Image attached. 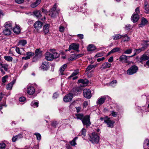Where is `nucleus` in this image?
<instances>
[{"label":"nucleus","instance_id":"nucleus-23","mask_svg":"<svg viewBox=\"0 0 149 149\" xmlns=\"http://www.w3.org/2000/svg\"><path fill=\"white\" fill-rule=\"evenodd\" d=\"M12 22L8 21L6 23L5 25V28L8 29H9L12 30Z\"/></svg>","mask_w":149,"mask_h":149},{"label":"nucleus","instance_id":"nucleus-24","mask_svg":"<svg viewBox=\"0 0 149 149\" xmlns=\"http://www.w3.org/2000/svg\"><path fill=\"white\" fill-rule=\"evenodd\" d=\"M65 64H63L61 67L60 68L59 71V74L61 75H64L65 73L64 72L65 70Z\"/></svg>","mask_w":149,"mask_h":149},{"label":"nucleus","instance_id":"nucleus-12","mask_svg":"<svg viewBox=\"0 0 149 149\" xmlns=\"http://www.w3.org/2000/svg\"><path fill=\"white\" fill-rule=\"evenodd\" d=\"M128 57L125 55H123L120 56L119 57V61L122 62H124L125 63H128V61H127Z\"/></svg>","mask_w":149,"mask_h":149},{"label":"nucleus","instance_id":"nucleus-10","mask_svg":"<svg viewBox=\"0 0 149 149\" xmlns=\"http://www.w3.org/2000/svg\"><path fill=\"white\" fill-rule=\"evenodd\" d=\"M35 91V90L33 87L30 86H27V92L29 94L33 95Z\"/></svg>","mask_w":149,"mask_h":149},{"label":"nucleus","instance_id":"nucleus-36","mask_svg":"<svg viewBox=\"0 0 149 149\" xmlns=\"http://www.w3.org/2000/svg\"><path fill=\"white\" fill-rule=\"evenodd\" d=\"M27 43V42L26 40H20L18 42L19 45H22L23 46H24Z\"/></svg>","mask_w":149,"mask_h":149},{"label":"nucleus","instance_id":"nucleus-9","mask_svg":"<svg viewBox=\"0 0 149 149\" xmlns=\"http://www.w3.org/2000/svg\"><path fill=\"white\" fill-rule=\"evenodd\" d=\"M49 63L47 61H44L42 63L40 68L43 70H47L49 69Z\"/></svg>","mask_w":149,"mask_h":149},{"label":"nucleus","instance_id":"nucleus-58","mask_svg":"<svg viewBox=\"0 0 149 149\" xmlns=\"http://www.w3.org/2000/svg\"><path fill=\"white\" fill-rule=\"evenodd\" d=\"M0 66H1L0 68V69H1L2 68H3L4 70L6 71L8 70V68L6 67L5 66L3 65L2 63L1 64V65H0Z\"/></svg>","mask_w":149,"mask_h":149},{"label":"nucleus","instance_id":"nucleus-6","mask_svg":"<svg viewBox=\"0 0 149 149\" xmlns=\"http://www.w3.org/2000/svg\"><path fill=\"white\" fill-rule=\"evenodd\" d=\"M107 96H103L99 97L96 101V104L98 105L101 106L105 102Z\"/></svg>","mask_w":149,"mask_h":149},{"label":"nucleus","instance_id":"nucleus-43","mask_svg":"<svg viewBox=\"0 0 149 149\" xmlns=\"http://www.w3.org/2000/svg\"><path fill=\"white\" fill-rule=\"evenodd\" d=\"M79 73V70H75L74 71L72 74L68 77V78H69L70 77H73L74 76H75L76 75H77L78 73Z\"/></svg>","mask_w":149,"mask_h":149},{"label":"nucleus","instance_id":"nucleus-1","mask_svg":"<svg viewBox=\"0 0 149 149\" xmlns=\"http://www.w3.org/2000/svg\"><path fill=\"white\" fill-rule=\"evenodd\" d=\"M88 139L92 143L96 144L98 143L100 137L97 133L93 132L92 133L91 135L89 136Z\"/></svg>","mask_w":149,"mask_h":149},{"label":"nucleus","instance_id":"nucleus-60","mask_svg":"<svg viewBox=\"0 0 149 149\" xmlns=\"http://www.w3.org/2000/svg\"><path fill=\"white\" fill-rule=\"evenodd\" d=\"M131 28V26L130 24H127L125 26V28L126 30H130Z\"/></svg>","mask_w":149,"mask_h":149},{"label":"nucleus","instance_id":"nucleus-48","mask_svg":"<svg viewBox=\"0 0 149 149\" xmlns=\"http://www.w3.org/2000/svg\"><path fill=\"white\" fill-rule=\"evenodd\" d=\"M117 83V81L116 80H114L113 81H112L109 84V85L110 86H113L114 87L115 86L116 83Z\"/></svg>","mask_w":149,"mask_h":149},{"label":"nucleus","instance_id":"nucleus-18","mask_svg":"<svg viewBox=\"0 0 149 149\" xmlns=\"http://www.w3.org/2000/svg\"><path fill=\"white\" fill-rule=\"evenodd\" d=\"M139 19L138 15L137 14H133L131 17V20L133 22L135 23L137 22Z\"/></svg>","mask_w":149,"mask_h":149},{"label":"nucleus","instance_id":"nucleus-63","mask_svg":"<svg viewBox=\"0 0 149 149\" xmlns=\"http://www.w3.org/2000/svg\"><path fill=\"white\" fill-rule=\"evenodd\" d=\"M77 36L80 39H82L84 38V35L82 34H79L77 35Z\"/></svg>","mask_w":149,"mask_h":149},{"label":"nucleus","instance_id":"nucleus-32","mask_svg":"<svg viewBox=\"0 0 149 149\" xmlns=\"http://www.w3.org/2000/svg\"><path fill=\"white\" fill-rule=\"evenodd\" d=\"M76 118L77 119H80L81 121L83 119L84 116V115L82 113H78L75 115Z\"/></svg>","mask_w":149,"mask_h":149},{"label":"nucleus","instance_id":"nucleus-64","mask_svg":"<svg viewBox=\"0 0 149 149\" xmlns=\"http://www.w3.org/2000/svg\"><path fill=\"white\" fill-rule=\"evenodd\" d=\"M111 114L112 116L113 117H116L117 115V113L114 111H111Z\"/></svg>","mask_w":149,"mask_h":149},{"label":"nucleus","instance_id":"nucleus-27","mask_svg":"<svg viewBox=\"0 0 149 149\" xmlns=\"http://www.w3.org/2000/svg\"><path fill=\"white\" fill-rule=\"evenodd\" d=\"M49 25L47 24L45 25L43 27V31L45 33H47L49 31Z\"/></svg>","mask_w":149,"mask_h":149},{"label":"nucleus","instance_id":"nucleus-46","mask_svg":"<svg viewBox=\"0 0 149 149\" xmlns=\"http://www.w3.org/2000/svg\"><path fill=\"white\" fill-rule=\"evenodd\" d=\"M122 36L123 37H122V38H124V40L123 41L124 42L125 41H127L130 40V38L127 36V34L122 35Z\"/></svg>","mask_w":149,"mask_h":149},{"label":"nucleus","instance_id":"nucleus-54","mask_svg":"<svg viewBox=\"0 0 149 149\" xmlns=\"http://www.w3.org/2000/svg\"><path fill=\"white\" fill-rule=\"evenodd\" d=\"M53 54L54 59L57 58L59 56V54L57 53L56 52L55 53H54V54Z\"/></svg>","mask_w":149,"mask_h":149},{"label":"nucleus","instance_id":"nucleus-39","mask_svg":"<svg viewBox=\"0 0 149 149\" xmlns=\"http://www.w3.org/2000/svg\"><path fill=\"white\" fill-rule=\"evenodd\" d=\"M96 67V65H89L86 68V72H87L90 71L93 68H95Z\"/></svg>","mask_w":149,"mask_h":149},{"label":"nucleus","instance_id":"nucleus-62","mask_svg":"<svg viewBox=\"0 0 149 149\" xmlns=\"http://www.w3.org/2000/svg\"><path fill=\"white\" fill-rule=\"evenodd\" d=\"M144 66L147 68L149 67V59L146 62V63L144 64Z\"/></svg>","mask_w":149,"mask_h":149},{"label":"nucleus","instance_id":"nucleus-28","mask_svg":"<svg viewBox=\"0 0 149 149\" xmlns=\"http://www.w3.org/2000/svg\"><path fill=\"white\" fill-rule=\"evenodd\" d=\"M36 1L31 5L32 8H34L37 6L40 3V0H36Z\"/></svg>","mask_w":149,"mask_h":149},{"label":"nucleus","instance_id":"nucleus-8","mask_svg":"<svg viewBox=\"0 0 149 149\" xmlns=\"http://www.w3.org/2000/svg\"><path fill=\"white\" fill-rule=\"evenodd\" d=\"M79 44L72 43L69 46L68 50L70 51L71 49H73L77 52H79Z\"/></svg>","mask_w":149,"mask_h":149},{"label":"nucleus","instance_id":"nucleus-53","mask_svg":"<svg viewBox=\"0 0 149 149\" xmlns=\"http://www.w3.org/2000/svg\"><path fill=\"white\" fill-rule=\"evenodd\" d=\"M36 56H38V55L40 54H41V52H40L39 49H37L35 51Z\"/></svg>","mask_w":149,"mask_h":149},{"label":"nucleus","instance_id":"nucleus-52","mask_svg":"<svg viewBox=\"0 0 149 149\" xmlns=\"http://www.w3.org/2000/svg\"><path fill=\"white\" fill-rule=\"evenodd\" d=\"M108 117L107 116H105L104 117H101L100 118V120L102 121H104V123H105L107 119H108Z\"/></svg>","mask_w":149,"mask_h":149},{"label":"nucleus","instance_id":"nucleus-59","mask_svg":"<svg viewBox=\"0 0 149 149\" xmlns=\"http://www.w3.org/2000/svg\"><path fill=\"white\" fill-rule=\"evenodd\" d=\"M38 56H35L32 59V62H35L37 61L38 59Z\"/></svg>","mask_w":149,"mask_h":149},{"label":"nucleus","instance_id":"nucleus-15","mask_svg":"<svg viewBox=\"0 0 149 149\" xmlns=\"http://www.w3.org/2000/svg\"><path fill=\"white\" fill-rule=\"evenodd\" d=\"M111 64L108 62H105L103 63L101 65L100 68L101 69H105L109 68L111 67Z\"/></svg>","mask_w":149,"mask_h":149},{"label":"nucleus","instance_id":"nucleus-25","mask_svg":"<svg viewBox=\"0 0 149 149\" xmlns=\"http://www.w3.org/2000/svg\"><path fill=\"white\" fill-rule=\"evenodd\" d=\"M33 14L37 18H40L42 16L40 12L38 10H36L33 12Z\"/></svg>","mask_w":149,"mask_h":149},{"label":"nucleus","instance_id":"nucleus-51","mask_svg":"<svg viewBox=\"0 0 149 149\" xmlns=\"http://www.w3.org/2000/svg\"><path fill=\"white\" fill-rule=\"evenodd\" d=\"M6 147V144L4 143H0V149H5Z\"/></svg>","mask_w":149,"mask_h":149},{"label":"nucleus","instance_id":"nucleus-5","mask_svg":"<svg viewBox=\"0 0 149 149\" xmlns=\"http://www.w3.org/2000/svg\"><path fill=\"white\" fill-rule=\"evenodd\" d=\"M138 70V67L135 65L132 66L127 71L128 74L131 75L136 73Z\"/></svg>","mask_w":149,"mask_h":149},{"label":"nucleus","instance_id":"nucleus-17","mask_svg":"<svg viewBox=\"0 0 149 149\" xmlns=\"http://www.w3.org/2000/svg\"><path fill=\"white\" fill-rule=\"evenodd\" d=\"M16 52L18 54L21 55H25V54L24 52V48L19 49L18 47H16L15 49Z\"/></svg>","mask_w":149,"mask_h":149},{"label":"nucleus","instance_id":"nucleus-30","mask_svg":"<svg viewBox=\"0 0 149 149\" xmlns=\"http://www.w3.org/2000/svg\"><path fill=\"white\" fill-rule=\"evenodd\" d=\"M11 30L5 28V29L3 31V33L4 34L6 35H9L11 34Z\"/></svg>","mask_w":149,"mask_h":149},{"label":"nucleus","instance_id":"nucleus-37","mask_svg":"<svg viewBox=\"0 0 149 149\" xmlns=\"http://www.w3.org/2000/svg\"><path fill=\"white\" fill-rule=\"evenodd\" d=\"M14 84V83L12 81L10 83L8 84L6 86V88L8 90H11L12 87L13 85Z\"/></svg>","mask_w":149,"mask_h":149},{"label":"nucleus","instance_id":"nucleus-11","mask_svg":"<svg viewBox=\"0 0 149 149\" xmlns=\"http://www.w3.org/2000/svg\"><path fill=\"white\" fill-rule=\"evenodd\" d=\"M45 59L49 61H52L53 59V54L49 52H46L45 55Z\"/></svg>","mask_w":149,"mask_h":149},{"label":"nucleus","instance_id":"nucleus-49","mask_svg":"<svg viewBox=\"0 0 149 149\" xmlns=\"http://www.w3.org/2000/svg\"><path fill=\"white\" fill-rule=\"evenodd\" d=\"M26 54L27 56H29V57L30 58L32 56L34 55V53L29 52H27Z\"/></svg>","mask_w":149,"mask_h":149},{"label":"nucleus","instance_id":"nucleus-33","mask_svg":"<svg viewBox=\"0 0 149 149\" xmlns=\"http://www.w3.org/2000/svg\"><path fill=\"white\" fill-rule=\"evenodd\" d=\"M76 54H73L70 56V58L68 59V61H71L77 59Z\"/></svg>","mask_w":149,"mask_h":149},{"label":"nucleus","instance_id":"nucleus-55","mask_svg":"<svg viewBox=\"0 0 149 149\" xmlns=\"http://www.w3.org/2000/svg\"><path fill=\"white\" fill-rule=\"evenodd\" d=\"M59 30L61 32H63L64 31L65 28L64 26H61L59 27Z\"/></svg>","mask_w":149,"mask_h":149},{"label":"nucleus","instance_id":"nucleus-29","mask_svg":"<svg viewBox=\"0 0 149 149\" xmlns=\"http://www.w3.org/2000/svg\"><path fill=\"white\" fill-rule=\"evenodd\" d=\"M13 31L14 33H18L20 31V27L17 25L14 27L13 29Z\"/></svg>","mask_w":149,"mask_h":149},{"label":"nucleus","instance_id":"nucleus-44","mask_svg":"<svg viewBox=\"0 0 149 149\" xmlns=\"http://www.w3.org/2000/svg\"><path fill=\"white\" fill-rule=\"evenodd\" d=\"M34 135L36 136V139L37 140L40 141L41 140V136L40 133H35L34 134Z\"/></svg>","mask_w":149,"mask_h":149},{"label":"nucleus","instance_id":"nucleus-22","mask_svg":"<svg viewBox=\"0 0 149 149\" xmlns=\"http://www.w3.org/2000/svg\"><path fill=\"white\" fill-rule=\"evenodd\" d=\"M144 149H149V140L146 139L145 140L143 143Z\"/></svg>","mask_w":149,"mask_h":149},{"label":"nucleus","instance_id":"nucleus-41","mask_svg":"<svg viewBox=\"0 0 149 149\" xmlns=\"http://www.w3.org/2000/svg\"><path fill=\"white\" fill-rule=\"evenodd\" d=\"M4 58L5 60L9 62L12 61L13 60V58L9 56H4Z\"/></svg>","mask_w":149,"mask_h":149},{"label":"nucleus","instance_id":"nucleus-35","mask_svg":"<svg viewBox=\"0 0 149 149\" xmlns=\"http://www.w3.org/2000/svg\"><path fill=\"white\" fill-rule=\"evenodd\" d=\"M78 139V137H77L74 138L70 142V143L72 146H74L77 144V143L75 142L76 140Z\"/></svg>","mask_w":149,"mask_h":149},{"label":"nucleus","instance_id":"nucleus-34","mask_svg":"<svg viewBox=\"0 0 149 149\" xmlns=\"http://www.w3.org/2000/svg\"><path fill=\"white\" fill-rule=\"evenodd\" d=\"M123 37L122 35L120 34L115 35L112 36L113 39L114 40H118L119 39Z\"/></svg>","mask_w":149,"mask_h":149},{"label":"nucleus","instance_id":"nucleus-40","mask_svg":"<svg viewBox=\"0 0 149 149\" xmlns=\"http://www.w3.org/2000/svg\"><path fill=\"white\" fill-rule=\"evenodd\" d=\"M144 8L145 10V13H149V5L147 4H145Z\"/></svg>","mask_w":149,"mask_h":149},{"label":"nucleus","instance_id":"nucleus-26","mask_svg":"<svg viewBox=\"0 0 149 149\" xmlns=\"http://www.w3.org/2000/svg\"><path fill=\"white\" fill-rule=\"evenodd\" d=\"M73 97V95L72 93H69L66 96V102L70 101Z\"/></svg>","mask_w":149,"mask_h":149},{"label":"nucleus","instance_id":"nucleus-2","mask_svg":"<svg viewBox=\"0 0 149 149\" xmlns=\"http://www.w3.org/2000/svg\"><path fill=\"white\" fill-rule=\"evenodd\" d=\"M59 11L58 9H56V4H55L49 10V15L52 17L54 18L58 15Z\"/></svg>","mask_w":149,"mask_h":149},{"label":"nucleus","instance_id":"nucleus-13","mask_svg":"<svg viewBox=\"0 0 149 149\" xmlns=\"http://www.w3.org/2000/svg\"><path fill=\"white\" fill-rule=\"evenodd\" d=\"M42 26V23L39 21L36 22L34 24V27L36 30H38L41 28Z\"/></svg>","mask_w":149,"mask_h":149},{"label":"nucleus","instance_id":"nucleus-20","mask_svg":"<svg viewBox=\"0 0 149 149\" xmlns=\"http://www.w3.org/2000/svg\"><path fill=\"white\" fill-rule=\"evenodd\" d=\"M96 49L95 47L92 44L89 45L87 48V50L88 52L93 51Z\"/></svg>","mask_w":149,"mask_h":149},{"label":"nucleus","instance_id":"nucleus-16","mask_svg":"<svg viewBox=\"0 0 149 149\" xmlns=\"http://www.w3.org/2000/svg\"><path fill=\"white\" fill-rule=\"evenodd\" d=\"M79 83H81L83 84V86H85L87 85L88 83V80L86 79H81L78 80Z\"/></svg>","mask_w":149,"mask_h":149},{"label":"nucleus","instance_id":"nucleus-14","mask_svg":"<svg viewBox=\"0 0 149 149\" xmlns=\"http://www.w3.org/2000/svg\"><path fill=\"white\" fill-rule=\"evenodd\" d=\"M105 123L107 124V125L109 127L111 128L113 127V124L114 123V122L111 120L109 118H108V119H107Z\"/></svg>","mask_w":149,"mask_h":149},{"label":"nucleus","instance_id":"nucleus-19","mask_svg":"<svg viewBox=\"0 0 149 149\" xmlns=\"http://www.w3.org/2000/svg\"><path fill=\"white\" fill-rule=\"evenodd\" d=\"M148 21L147 19L144 18L143 17L142 18L141 23L140 24H139V27H142L143 26H145V25L147 24L148 22Z\"/></svg>","mask_w":149,"mask_h":149},{"label":"nucleus","instance_id":"nucleus-47","mask_svg":"<svg viewBox=\"0 0 149 149\" xmlns=\"http://www.w3.org/2000/svg\"><path fill=\"white\" fill-rule=\"evenodd\" d=\"M8 77V75H6L2 77V81L3 83H5L7 82Z\"/></svg>","mask_w":149,"mask_h":149},{"label":"nucleus","instance_id":"nucleus-50","mask_svg":"<svg viewBox=\"0 0 149 149\" xmlns=\"http://www.w3.org/2000/svg\"><path fill=\"white\" fill-rule=\"evenodd\" d=\"M132 51V49H129L126 50L124 52V54H131Z\"/></svg>","mask_w":149,"mask_h":149},{"label":"nucleus","instance_id":"nucleus-38","mask_svg":"<svg viewBox=\"0 0 149 149\" xmlns=\"http://www.w3.org/2000/svg\"><path fill=\"white\" fill-rule=\"evenodd\" d=\"M148 59V56L145 54H143L140 58L141 60L143 61H146Z\"/></svg>","mask_w":149,"mask_h":149},{"label":"nucleus","instance_id":"nucleus-21","mask_svg":"<svg viewBox=\"0 0 149 149\" xmlns=\"http://www.w3.org/2000/svg\"><path fill=\"white\" fill-rule=\"evenodd\" d=\"M65 83V78L64 77H63V78H61V90L62 91L63 93H64V90H63L64 89V87L65 85H64Z\"/></svg>","mask_w":149,"mask_h":149},{"label":"nucleus","instance_id":"nucleus-56","mask_svg":"<svg viewBox=\"0 0 149 149\" xmlns=\"http://www.w3.org/2000/svg\"><path fill=\"white\" fill-rule=\"evenodd\" d=\"M19 101L21 102H24L26 100V98L24 97H21L19 98Z\"/></svg>","mask_w":149,"mask_h":149},{"label":"nucleus","instance_id":"nucleus-31","mask_svg":"<svg viewBox=\"0 0 149 149\" xmlns=\"http://www.w3.org/2000/svg\"><path fill=\"white\" fill-rule=\"evenodd\" d=\"M120 50V48L118 47H116L112 49L109 53V54H110L112 53H114L116 52L119 51Z\"/></svg>","mask_w":149,"mask_h":149},{"label":"nucleus","instance_id":"nucleus-7","mask_svg":"<svg viewBox=\"0 0 149 149\" xmlns=\"http://www.w3.org/2000/svg\"><path fill=\"white\" fill-rule=\"evenodd\" d=\"M84 96L87 99H89L91 97V94L90 90L88 89H85L83 92Z\"/></svg>","mask_w":149,"mask_h":149},{"label":"nucleus","instance_id":"nucleus-42","mask_svg":"<svg viewBox=\"0 0 149 149\" xmlns=\"http://www.w3.org/2000/svg\"><path fill=\"white\" fill-rule=\"evenodd\" d=\"M38 103L35 101H33L31 103V105L34 108L37 107H38Z\"/></svg>","mask_w":149,"mask_h":149},{"label":"nucleus","instance_id":"nucleus-57","mask_svg":"<svg viewBox=\"0 0 149 149\" xmlns=\"http://www.w3.org/2000/svg\"><path fill=\"white\" fill-rule=\"evenodd\" d=\"M17 138V139H19L20 138H21L23 137L22 134V133H20L18 134L17 135H16Z\"/></svg>","mask_w":149,"mask_h":149},{"label":"nucleus","instance_id":"nucleus-4","mask_svg":"<svg viewBox=\"0 0 149 149\" xmlns=\"http://www.w3.org/2000/svg\"><path fill=\"white\" fill-rule=\"evenodd\" d=\"M149 41H145V44L144 46L143 47L140 49H136L134 50V54L132 55L129 56V57H132L134 56H135L136 54H139L140 52H141L142 51L144 50L147 47L148 44H147V43Z\"/></svg>","mask_w":149,"mask_h":149},{"label":"nucleus","instance_id":"nucleus-45","mask_svg":"<svg viewBox=\"0 0 149 149\" xmlns=\"http://www.w3.org/2000/svg\"><path fill=\"white\" fill-rule=\"evenodd\" d=\"M86 130L85 128H83L81 131V133L79 134L80 135H83L84 136L86 135Z\"/></svg>","mask_w":149,"mask_h":149},{"label":"nucleus","instance_id":"nucleus-3","mask_svg":"<svg viewBox=\"0 0 149 149\" xmlns=\"http://www.w3.org/2000/svg\"><path fill=\"white\" fill-rule=\"evenodd\" d=\"M90 118V116L87 115L84 116L82 120V122L83 125H86V127H88L91 124Z\"/></svg>","mask_w":149,"mask_h":149},{"label":"nucleus","instance_id":"nucleus-61","mask_svg":"<svg viewBox=\"0 0 149 149\" xmlns=\"http://www.w3.org/2000/svg\"><path fill=\"white\" fill-rule=\"evenodd\" d=\"M58 94H57V93H55L53 94V97L54 99H56L58 97Z\"/></svg>","mask_w":149,"mask_h":149}]
</instances>
